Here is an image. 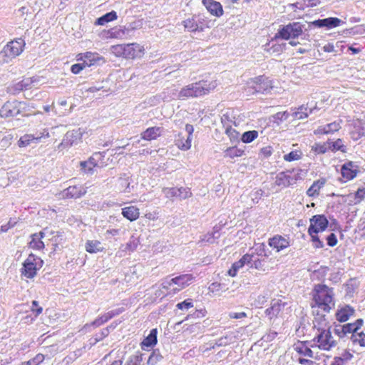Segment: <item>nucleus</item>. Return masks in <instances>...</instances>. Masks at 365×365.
Instances as JSON below:
<instances>
[{
	"mask_svg": "<svg viewBox=\"0 0 365 365\" xmlns=\"http://www.w3.org/2000/svg\"><path fill=\"white\" fill-rule=\"evenodd\" d=\"M216 86L215 81H200L185 86L180 91L176 89H174L173 91L175 92L174 94L178 99L197 98L209 93Z\"/></svg>",
	"mask_w": 365,
	"mask_h": 365,
	"instance_id": "obj_1",
	"label": "nucleus"
},
{
	"mask_svg": "<svg viewBox=\"0 0 365 365\" xmlns=\"http://www.w3.org/2000/svg\"><path fill=\"white\" fill-rule=\"evenodd\" d=\"M312 294L316 306L324 312H329L334 306L333 288L324 284H318L314 285Z\"/></svg>",
	"mask_w": 365,
	"mask_h": 365,
	"instance_id": "obj_2",
	"label": "nucleus"
},
{
	"mask_svg": "<svg viewBox=\"0 0 365 365\" xmlns=\"http://www.w3.org/2000/svg\"><path fill=\"white\" fill-rule=\"evenodd\" d=\"M305 25L299 21L290 22L287 25L280 26L277 33L274 36V38H282L284 40H289L302 36V39H308L309 36L307 34H304Z\"/></svg>",
	"mask_w": 365,
	"mask_h": 365,
	"instance_id": "obj_3",
	"label": "nucleus"
},
{
	"mask_svg": "<svg viewBox=\"0 0 365 365\" xmlns=\"http://www.w3.org/2000/svg\"><path fill=\"white\" fill-rule=\"evenodd\" d=\"M25 45V41L21 38L8 42L0 51V62H10L23 52Z\"/></svg>",
	"mask_w": 365,
	"mask_h": 365,
	"instance_id": "obj_4",
	"label": "nucleus"
},
{
	"mask_svg": "<svg viewBox=\"0 0 365 365\" xmlns=\"http://www.w3.org/2000/svg\"><path fill=\"white\" fill-rule=\"evenodd\" d=\"M211 21L205 14H195L182 22L185 30L188 32H202L210 28Z\"/></svg>",
	"mask_w": 365,
	"mask_h": 365,
	"instance_id": "obj_5",
	"label": "nucleus"
},
{
	"mask_svg": "<svg viewBox=\"0 0 365 365\" xmlns=\"http://www.w3.org/2000/svg\"><path fill=\"white\" fill-rule=\"evenodd\" d=\"M43 265V261L41 258L31 253L22 263V267L20 269L21 274L28 279H33Z\"/></svg>",
	"mask_w": 365,
	"mask_h": 365,
	"instance_id": "obj_6",
	"label": "nucleus"
},
{
	"mask_svg": "<svg viewBox=\"0 0 365 365\" xmlns=\"http://www.w3.org/2000/svg\"><path fill=\"white\" fill-rule=\"evenodd\" d=\"M331 332H333V326L328 327L327 329L320 328V331L314 336L312 341L319 349L329 351L336 345V341L333 339Z\"/></svg>",
	"mask_w": 365,
	"mask_h": 365,
	"instance_id": "obj_7",
	"label": "nucleus"
},
{
	"mask_svg": "<svg viewBox=\"0 0 365 365\" xmlns=\"http://www.w3.org/2000/svg\"><path fill=\"white\" fill-rule=\"evenodd\" d=\"M249 92L252 93H267L273 88L272 81L265 76H259L254 78H252L248 83Z\"/></svg>",
	"mask_w": 365,
	"mask_h": 365,
	"instance_id": "obj_8",
	"label": "nucleus"
},
{
	"mask_svg": "<svg viewBox=\"0 0 365 365\" xmlns=\"http://www.w3.org/2000/svg\"><path fill=\"white\" fill-rule=\"evenodd\" d=\"M26 103L17 100L6 101L0 109V116L1 118L15 117L25 110Z\"/></svg>",
	"mask_w": 365,
	"mask_h": 365,
	"instance_id": "obj_9",
	"label": "nucleus"
},
{
	"mask_svg": "<svg viewBox=\"0 0 365 365\" xmlns=\"http://www.w3.org/2000/svg\"><path fill=\"white\" fill-rule=\"evenodd\" d=\"M363 324L364 320L362 319H358L354 323H347L343 325L334 322L333 333L339 338H344L348 334H351V335L356 334L361 329Z\"/></svg>",
	"mask_w": 365,
	"mask_h": 365,
	"instance_id": "obj_10",
	"label": "nucleus"
},
{
	"mask_svg": "<svg viewBox=\"0 0 365 365\" xmlns=\"http://www.w3.org/2000/svg\"><path fill=\"white\" fill-rule=\"evenodd\" d=\"M38 82V77L33 76L24 78L19 82L14 83L7 87V92L9 94L16 96L24 91L29 90L32 88L34 83Z\"/></svg>",
	"mask_w": 365,
	"mask_h": 365,
	"instance_id": "obj_11",
	"label": "nucleus"
},
{
	"mask_svg": "<svg viewBox=\"0 0 365 365\" xmlns=\"http://www.w3.org/2000/svg\"><path fill=\"white\" fill-rule=\"evenodd\" d=\"M83 131L81 128L68 131L63 136L61 143L58 145V149L61 150L77 145L81 141Z\"/></svg>",
	"mask_w": 365,
	"mask_h": 365,
	"instance_id": "obj_12",
	"label": "nucleus"
},
{
	"mask_svg": "<svg viewBox=\"0 0 365 365\" xmlns=\"http://www.w3.org/2000/svg\"><path fill=\"white\" fill-rule=\"evenodd\" d=\"M329 221L324 215H315L310 218L308 232H320L328 227Z\"/></svg>",
	"mask_w": 365,
	"mask_h": 365,
	"instance_id": "obj_13",
	"label": "nucleus"
},
{
	"mask_svg": "<svg viewBox=\"0 0 365 365\" xmlns=\"http://www.w3.org/2000/svg\"><path fill=\"white\" fill-rule=\"evenodd\" d=\"M341 20L336 17H328L322 19H317L309 24V27L312 26L317 28H326L331 29L339 26L341 24Z\"/></svg>",
	"mask_w": 365,
	"mask_h": 365,
	"instance_id": "obj_14",
	"label": "nucleus"
},
{
	"mask_svg": "<svg viewBox=\"0 0 365 365\" xmlns=\"http://www.w3.org/2000/svg\"><path fill=\"white\" fill-rule=\"evenodd\" d=\"M143 54L144 48L143 46L137 43L125 44L124 58L134 59L135 58L142 57Z\"/></svg>",
	"mask_w": 365,
	"mask_h": 365,
	"instance_id": "obj_15",
	"label": "nucleus"
},
{
	"mask_svg": "<svg viewBox=\"0 0 365 365\" xmlns=\"http://www.w3.org/2000/svg\"><path fill=\"white\" fill-rule=\"evenodd\" d=\"M175 287H173V294H176L185 287L189 286L195 279L191 274H183L173 277Z\"/></svg>",
	"mask_w": 365,
	"mask_h": 365,
	"instance_id": "obj_16",
	"label": "nucleus"
},
{
	"mask_svg": "<svg viewBox=\"0 0 365 365\" xmlns=\"http://www.w3.org/2000/svg\"><path fill=\"white\" fill-rule=\"evenodd\" d=\"M87 188L84 187L83 185H73L69 186L68 187L64 189L62 191V197L63 198H80L84 195H86L87 192Z\"/></svg>",
	"mask_w": 365,
	"mask_h": 365,
	"instance_id": "obj_17",
	"label": "nucleus"
},
{
	"mask_svg": "<svg viewBox=\"0 0 365 365\" xmlns=\"http://www.w3.org/2000/svg\"><path fill=\"white\" fill-rule=\"evenodd\" d=\"M354 308L349 304H345L338 307L335 313V318L337 322L343 323L348 321L351 317L354 315Z\"/></svg>",
	"mask_w": 365,
	"mask_h": 365,
	"instance_id": "obj_18",
	"label": "nucleus"
},
{
	"mask_svg": "<svg viewBox=\"0 0 365 365\" xmlns=\"http://www.w3.org/2000/svg\"><path fill=\"white\" fill-rule=\"evenodd\" d=\"M294 172V170H287L285 171L279 172L275 177L274 184L282 188L288 187L292 185L291 174Z\"/></svg>",
	"mask_w": 365,
	"mask_h": 365,
	"instance_id": "obj_19",
	"label": "nucleus"
},
{
	"mask_svg": "<svg viewBox=\"0 0 365 365\" xmlns=\"http://www.w3.org/2000/svg\"><path fill=\"white\" fill-rule=\"evenodd\" d=\"M268 245L279 252L289 247L290 242L288 238L287 239L282 235H276L269 239Z\"/></svg>",
	"mask_w": 365,
	"mask_h": 365,
	"instance_id": "obj_20",
	"label": "nucleus"
},
{
	"mask_svg": "<svg viewBox=\"0 0 365 365\" xmlns=\"http://www.w3.org/2000/svg\"><path fill=\"white\" fill-rule=\"evenodd\" d=\"M359 167L352 161H348L342 165L341 168V174L344 178L346 180H351L354 179L358 172Z\"/></svg>",
	"mask_w": 365,
	"mask_h": 365,
	"instance_id": "obj_21",
	"label": "nucleus"
},
{
	"mask_svg": "<svg viewBox=\"0 0 365 365\" xmlns=\"http://www.w3.org/2000/svg\"><path fill=\"white\" fill-rule=\"evenodd\" d=\"M202 4L213 16L220 17L223 15V9L221 4L214 0H202Z\"/></svg>",
	"mask_w": 365,
	"mask_h": 365,
	"instance_id": "obj_22",
	"label": "nucleus"
},
{
	"mask_svg": "<svg viewBox=\"0 0 365 365\" xmlns=\"http://www.w3.org/2000/svg\"><path fill=\"white\" fill-rule=\"evenodd\" d=\"M312 341H299L294 345V350L299 354L304 355L305 356H309L310 358L314 357V352L309 347V346L313 347L314 345L311 344Z\"/></svg>",
	"mask_w": 365,
	"mask_h": 365,
	"instance_id": "obj_23",
	"label": "nucleus"
},
{
	"mask_svg": "<svg viewBox=\"0 0 365 365\" xmlns=\"http://www.w3.org/2000/svg\"><path fill=\"white\" fill-rule=\"evenodd\" d=\"M158 330L157 329H152L149 334L140 343V347L143 350H148L153 348L158 342L157 339Z\"/></svg>",
	"mask_w": 365,
	"mask_h": 365,
	"instance_id": "obj_24",
	"label": "nucleus"
},
{
	"mask_svg": "<svg viewBox=\"0 0 365 365\" xmlns=\"http://www.w3.org/2000/svg\"><path fill=\"white\" fill-rule=\"evenodd\" d=\"M81 57L78 58V60H82L83 58H85L83 61L88 67H90L96 63H98L100 61L105 62L103 57L101 56L97 53L92 52H86L84 53L79 54Z\"/></svg>",
	"mask_w": 365,
	"mask_h": 365,
	"instance_id": "obj_25",
	"label": "nucleus"
},
{
	"mask_svg": "<svg viewBox=\"0 0 365 365\" xmlns=\"http://www.w3.org/2000/svg\"><path fill=\"white\" fill-rule=\"evenodd\" d=\"M163 130L162 127H150L141 133V138L148 141L155 140L161 135Z\"/></svg>",
	"mask_w": 365,
	"mask_h": 365,
	"instance_id": "obj_26",
	"label": "nucleus"
},
{
	"mask_svg": "<svg viewBox=\"0 0 365 365\" xmlns=\"http://www.w3.org/2000/svg\"><path fill=\"white\" fill-rule=\"evenodd\" d=\"M284 306V304L281 300H272L271 302L270 307L265 310V314L270 319L276 317L282 310V308Z\"/></svg>",
	"mask_w": 365,
	"mask_h": 365,
	"instance_id": "obj_27",
	"label": "nucleus"
},
{
	"mask_svg": "<svg viewBox=\"0 0 365 365\" xmlns=\"http://www.w3.org/2000/svg\"><path fill=\"white\" fill-rule=\"evenodd\" d=\"M122 215L130 222L136 220L140 216L139 209L135 206H128L122 208Z\"/></svg>",
	"mask_w": 365,
	"mask_h": 365,
	"instance_id": "obj_28",
	"label": "nucleus"
},
{
	"mask_svg": "<svg viewBox=\"0 0 365 365\" xmlns=\"http://www.w3.org/2000/svg\"><path fill=\"white\" fill-rule=\"evenodd\" d=\"M325 183L326 180L324 178H320L317 180H315L307 190V195L312 197L318 196L321 188L324 187Z\"/></svg>",
	"mask_w": 365,
	"mask_h": 365,
	"instance_id": "obj_29",
	"label": "nucleus"
},
{
	"mask_svg": "<svg viewBox=\"0 0 365 365\" xmlns=\"http://www.w3.org/2000/svg\"><path fill=\"white\" fill-rule=\"evenodd\" d=\"M185 131L188 135L183 143L179 144V148L182 150H187L191 148V142L192 138V134L194 132V127L191 124H186L185 128Z\"/></svg>",
	"mask_w": 365,
	"mask_h": 365,
	"instance_id": "obj_30",
	"label": "nucleus"
},
{
	"mask_svg": "<svg viewBox=\"0 0 365 365\" xmlns=\"http://www.w3.org/2000/svg\"><path fill=\"white\" fill-rule=\"evenodd\" d=\"M118 15L115 11H111L98 18L96 21V25L103 26L108 22L117 19Z\"/></svg>",
	"mask_w": 365,
	"mask_h": 365,
	"instance_id": "obj_31",
	"label": "nucleus"
},
{
	"mask_svg": "<svg viewBox=\"0 0 365 365\" xmlns=\"http://www.w3.org/2000/svg\"><path fill=\"white\" fill-rule=\"evenodd\" d=\"M220 228L217 226H215L213 227L212 232L207 233L206 235H204L201 238L202 242H206L210 244H213L215 242V241L220 238Z\"/></svg>",
	"mask_w": 365,
	"mask_h": 365,
	"instance_id": "obj_32",
	"label": "nucleus"
},
{
	"mask_svg": "<svg viewBox=\"0 0 365 365\" xmlns=\"http://www.w3.org/2000/svg\"><path fill=\"white\" fill-rule=\"evenodd\" d=\"M31 143H38V138H36L34 135L31 134L24 135L18 141V145L20 148L27 147Z\"/></svg>",
	"mask_w": 365,
	"mask_h": 365,
	"instance_id": "obj_33",
	"label": "nucleus"
},
{
	"mask_svg": "<svg viewBox=\"0 0 365 365\" xmlns=\"http://www.w3.org/2000/svg\"><path fill=\"white\" fill-rule=\"evenodd\" d=\"M245 155V150L236 146L230 147L224 151V157L233 159L236 157H241Z\"/></svg>",
	"mask_w": 365,
	"mask_h": 365,
	"instance_id": "obj_34",
	"label": "nucleus"
},
{
	"mask_svg": "<svg viewBox=\"0 0 365 365\" xmlns=\"http://www.w3.org/2000/svg\"><path fill=\"white\" fill-rule=\"evenodd\" d=\"M329 150L332 152H336L338 150L342 153L346 152V147L343 144L342 140L339 138L336 141H327Z\"/></svg>",
	"mask_w": 365,
	"mask_h": 365,
	"instance_id": "obj_35",
	"label": "nucleus"
},
{
	"mask_svg": "<svg viewBox=\"0 0 365 365\" xmlns=\"http://www.w3.org/2000/svg\"><path fill=\"white\" fill-rule=\"evenodd\" d=\"M86 250L89 253H97L102 251L103 247L98 240H88L86 243Z\"/></svg>",
	"mask_w": 365,
	"mask_h": 365,
	"instance_id": "obj_36",
	"label": "nucleus"
},
{
	"mask_svg": "<svg viewBox=\"0 0 365 365\" xmlns=\"http://www.w3.org/2000/svg\"><path fill=\"white\" fill-rule=\"evenodd\" d=\"M313 324L314 328L317 329L318 332L320 331V328L327 329L328 327H330L325 315H320L318 317L314 318Z\"/></svg>",
	"mask_w": 365,
	"mask_h": 365,
	"instance_id": "obj_37",
	"label": "nucleus"
},
{
	"mask_svg": "<svg viewBox=\"0 0 365 365\" xmlns=\"http://www.w3.org/2000/svg\"><path fill=\"white\" fill-rule=\"evenodd\" d=\"M108 329H103L100 332L96 333L89 339V344L91 346L96 345L98 342L102 341L104 338L107 337Z\"/></svg>",
	"mask_w": 365,
	"mask_h": 365,
	"instance_id": "obj_38",
	"label": "nucleus"
},
{
	"mask_svg": "<svg viewBox=\"0 0 365 365\" xmlns=\"http://www.w3.org/2000/svg\"><path fill=\"white\" fill-rule=\"evenodd\" d=\"M258 137V132L255 130L245 131L241 136V140L244 143H250Z\"/></svg>",
	"mask_w": 365,
	"mask_h": 365,
	"instance_id": "obj_39",
	"label": "nucleus"
},
{
	"mask_svg": "<svg viewBox=\"0 0 365 365\" xmlns=\"http://www.w3.org/2000/svg\"><path fill=\"white\" fill-rule=\"evenodd\" d=\"M106 151L103 152H96L94 153L88 160L90 164L93 166L96 167L98 165V163L102 161L106 157Z\"/></svg>",
	"mask_w": 365,
	"mask_h": 365,
	"instance_id": "obj_40",
	"label": "nucleus"
},
{
	"mask_svg": "<svg viewBox=\"0 0 365 365\" xmlns=\"http://www.w3.org/2000/svg\"><path fill=\"white\" fill-rule=\"evenodd\" d=\"M289 113L288 111L278 112L272 115V121L277 125H279L283 121L288 119Z\"/></svg>",
	"mask_w": 365,
	"mask_h": 365,
	"instance_id": "obj_41",
	"label": "nucleus"
},
{
	"mask_svg": "<svg viewBox=\"0 0 365 365\" xmlns=\"http://www.w3.org/2000/svg\"><path fill=\"white\" fill-rule=\"evenodd\" d=\"M163 356L160 354L159 349H153L151 354L148 359V365H155L158 361L162 359Z\"/></svg>",
	"mask_w": 365,
	"mask_h": 365,
	"instance_id": "obj_42",
	"label": "nucleus"
},
{
	"mask_svg": "<svg viewBox=\"0 0 365 365\" xmlns=\"http://www.w3.org/2000/svg\"><path fill=\"white\" fill-rule=\"evenodd\" d=\"M143 354L140 351L129 356L125 365H138L143 361Z\"/></svg>",
	"mask_w": 365,
	"mask_h": 365,
	"instance_id": "obj_43",
	"label": "nucleus"
},
{
	"mask_svg": "<svg viewBox=\"0 0 365 365\" xmlns=\"http://www.w3.org/2000/svg\"><path fill=\"white\" fill-rule=\"evenodd\" d=\"M351 340L353 344H358L361 346H365V334L364 332L354 334L351 336Z\"/></svg>",
	"mask_w": 365,
	"mask_h": 365,
	"instance_id": "obj_44",
	"label": "nucleus"
},
{
	"mask_svg": "<svg viewBox=\"0 0 365 365\" xmlns=\"http://www.w3.org/2000/svg\"><path fill=\"white\" fill-rule=\"evenodd\" d=\"M302 153L301 150H293L284 155L283 158L285 161L292 162L301 159Z\"/></svg>",
	"mask_w": 365,
	"mask_h": 365,
	"instance_id": "obj_45",
	"label": "nucleus"
},
{
	"mask_svg": "<svg viewBox=\"0 0 365 365\" xmlns=\"http://www.w3.org/2000/svg\"><path fill=\"white\" fill-rule=\"evenodd\" d=\"M31 240L29 242V247L34 250H41L44 248V243L42 240L34 237V235H31Z\"/></svg>",
	"mask_w": 365,
	"mask_h": 365,
	"instance_id": "obj_46",
	"label": "nucleus"
},
{
	"mask_svg": "<svg viewBox=\"0 0 365 365\" xmlns=\"http://www.w3.org/2000/svg\"><path fill=\"white\" fill-rule=\"evenodd\" d=\"M306 110L307 108L304 107V106H301L297 108V110L292 113V115L294 119H304L309 116Z\"/></svg>",
	"mask_w": 365,
	"mask_h": 365,
	"instance_id": "obj_47",
	"label": "nucleus"
},
{
	"mask_svg": "<svg viewBox=\"0 0 365 365\" xmlns=\"http://www.w3.org/2000/svg\"><path fill=\"white\" fill-rule=\"evenodd\" d=\"M110 52L117 57H123L125 56V44H117L110 47Z\"/></svg>",
	"mask_w": 365,
	"mask_h": 365,
	"instance_id": "obj_48",
	"label": "nucleus"
},
{
	"mask_svg": "<svg viewBox=\"0 0 365 365\" xmlns=\"http://www.w3.org/2000/svg\"><path fill=\"white\" fill-rule=\"evenodd\" d=\"M192 196V192L189 187H178V198L180 200H185Z\"/></svg>",
	"mask_w": 365,
	"mask_h": 365,
	"instance_id": "obj_49",
	"label": "nucleus"
},
{
	"mask_svg": "<svg viewBox=\"0 0 365 365\" xmlns=\"http://www.w3.org/2000/svg\"><path fill=\"white\" fill-rule=\"evenodd\" d=\"M125 34V30L121 28L114 27L108 31V36L110 38H122Z\"/></svg>",
	"mask_w": 365,
	"mask_h": 365,
	"instance_id": "obj_50",
	"label": "nucleus"
},
{
	"mask_svg": "<svg viewBox=\"0 0 365 365\" xmlns=\"http://www.w3.org/2000/svg\"><path fill=\"white\" fill-rule=\"evenodd\" d=\"M139 245V240L133 235L131 236L129 241L125 245V251L133 252L135 251Z\"/></svg>",
	"mask_w": 365,
	"mask_h": 365,
	"instance_id": "obj_51",
	"label": "nucleus"
},
{
	"mask_svg": "<svg viewBox=\"0 0 365 365\" xmlns=\"http://www.w3.org/2000/svg\"><path fill=\"white\" fill-rule=\"evenodd\" d=\"M318 233L319 232H308L311 237L312 242H313V246L316 249L323 248L324 247V244L323 241L319 239Z\"/></svg>",
	"mask_w": 365,
	"mask_h": 365,
	"instance_id": "obj_52",
	"label": "nucleus"
},
{
	"mask_svg": "<svg viewBox=\"0 0 365 365\" xmlns=\"http://www.w3.org/2000/svg\"><path fill=\"white\" fill-rule=\"evenodd\" d=\"M45 359V356L42 354H36L33 359L22 363L21 365H40Z\"/></svg>",
	"mask_w": 365,
	"mask_h": 365,
	"instance_id": "obj_53",
	"label": "nucleus"
},
{
	"mask_svg": "<svg viewBox=\"0 0 365 365\" xmlns=\"http://www.w3.org/2000/svg\"><path fill=\"white\" fill-rule=\"evenodd\" d=\"M173 278H170L169 277H166L165 279H163V282L161 283L162 289L170 290L168 293L173 294L172 289L173 287H175V282H173Z\"/></svg>",
	"mask_w": 365,
	"mask_h": 365,
	"instance_id": "obj_54",
	"label": "nucleus"
},
{
	"mask_svg": "<svg viewBox=\"0 0 365 365\" xmlns=\"http://www.w3.org/2000/svg\"><path fill=\"white\" fill-rule=\"evenodd\" d=\"M80 166L81 170L84 173L87 174H92L93 173V168H95L93 166L92 164L89 163L88 160L86 161H81L80 162Z\"/></svg>",
	"mask_w": 365,
	"mask_h": 365,
	"instance_id": "obj_55",
	"label": "nucleus"
},
{
	"mask_svg": "<svg viewBox=\"0 0 365 365\" xmlns=\"http://www.w3.org/2000/svg\"><path fill=\"white\" fill-rule=\"evenodd\" d=\"M108 320V317H106V314L97 317L93 322L91 323V324H86V327H88L89 325L93 326L95 327H98L101 326L102 324L107 322Z\"/></svg>",
	"mask_w": 365,
	"mask_h": 365,
	"instance_id": "obj_56",
	"label": "nucleus"
},
{
	"mask_svg": "<svg viewBox=\"0 0 365 365\" xmlns=\"http://www.w3.org/2000/svg\"><path fill=\"white\" fill-rule=\"evenodd\" d=\"M163 192L167 198H178V187H164Z\"/></svg>",
	"mask_w": 365,
	"mask_h": 365,
	"instance_id": "obj_57",
	"label": "nucleus"
},
{
	"mask_svg": "<svg viewBox=\"0 0 365 365\" xmlns=\"http://www.w3.org/2000/svg\"><path fill=\"white\" fill-rule=\"evenodd\" d=\"M176 307L180 310H187L193 307V302L192 299H187L182 302L177 304Z\"/></svg>",
	"mask_w": 365,
	"mask_h": 365,
	"instance_id": "obj_58",
	"label": "nucleus"
},
{
	"mask_svg": "<svg viewBox=\"0 0 365 365\" xmlns=\"http://www.w3.org/2000/svg\"><path fill=\"white\" fill-rule=\"evenodd\" d=\"M225 133L228 135L232 142L238 141L240 133L232 127L227 128Z\"/></svg>",
	"mask_w": 365,
	"mask_h": 365,
	"instance_id": "obj_59",
	"label": "nucleus"
},
{
	"mask_svg": "<svg viewBox=\"0 0 365 365\" xmlns=\"http://www.w3.org/2000/svg\"><path fill=\"white\" fill-rule=\"evenodd\" d=\"M324 126L326 128V131H327V134L333 133L341 128L340 123L336 121L327 124Z\"/></svg>",
	"mask_w": 365,
	"mask_h": 365,
	"instance_id": "obj_60",
	"label": "nucleus"
},
{
	"mask_svg": "<svg viewBox=\"0 0 365 365\" xmlns=\"http://www.w3.org/2000/svg\"><path fill=\"white\" fill-rule=\"evenodd\" d=\"M313 150L318 154H324L327 150H329L327 142L323 144L316 143L313 147Z\"/></svg>",
	"mask_w": 365,
	"mask_h": 365,
	"instance_id": "obj_61",
	"label": "nucleus"
},
{
	"mask_svg": "<svg viewBox=\"0 0 365 365\" xmlns=\"http://www.w3.org/2000/svg\"><path fill=\"white\" fill-rule=\"evenodd\" d=\"M86 67H88L86 64L84 63H75L71 66V71L73 74H78L80 73Z\"/></svg>",
	"mask_w": 365,
	"mask_h": 365,
	"instance_id": "obj_62",
	"label": "nucleus"
},
{
	"mask_svg": "<svg viewBox=\"0 0 365 365\" xmlns=\"http://www.w3.org/2000/svg\"><path fill=\"white\" fill-rule=\"evenodd\" d=\"M355 203L361 202L365 198V188L359 187L354 194Z\"/></svg>",
	"mask_w": 365,
	"mask_h": 365,
	"instance_id": "obj_63",
	"label": "nucleus"
},
{
	"mask_svg": "<svg viewBox=\"0 0 365 365\" xmlns=\"http://www.w3.org/2000/svg\"><path fill=\"white\" fill-rule=\"evenodd\" d=\"M356 132L352 133V138L357 140L363 136H365V128L361 126L355 127Z\"/></svg>",
	"mask_w": 365,
	"mask_h": 365,
	"instance_id": "obj_64",
	"label": "nucleus"
}]
</instances>
